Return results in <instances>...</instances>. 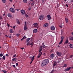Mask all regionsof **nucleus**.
Segmentation results:
<instances>
[{
    "label": "nucleus",
    "mask_w": 73,
    "mask_h": 73,
    "mask_svg": "<svg viewBox=\"0 0 73 73\" xmlns=\"http://www.w3.org/2000/svg\"><path fill=\"white\" fill-rule=\"evenodd\" d=\"M49 62V60L48 59H45L42 61L41 64V66L42 67H44V66L46 65V64H48Z\"/></svg>",
    "instance_id": "obj_1"
},
{
    "label": "nucleus",
    "mask_w": 73,
    "mask_h": 73,
    "mask_svg": "<svg viewBox=\"0 0 73 73\" xmlns=\"http://www.w3.org/2000/svg\"><path fill=\"white\" fill-rule=\"evenodd\" d=\"M44 15H40L39 17V19L40 20H43L44 19Z\"/></svg>",
    "instance_id": "obj_2"
},
{
    "label": "nucleus",
    "mask_w": 73,
    "mask_h": 73,
    "mask_svg": "<svg viewBox=\"0 0 73 73\" xmlns=\"http://www.w3.org/2000/svg\"><path fill=\"white\" fill-rule=\"evenodd\" d=\"M10 11L13 13H15V10L13 8H11L9 9Z\"/></svg>",
    "instance_id": "obj_3"
},
{
    "label": "nucleus",
    "mask_w": 73,
    "mask_h": 73,
    "mask_svg": "<svg viewBox=\"0 0 73 73\" xmlns=\"http://www.w3.org/2000/svg\"><path fill=\"white\" fill-rule=\"evenodd\" d=\"M64 36H62L61 37V40L59 42V44H61L62 43V42L63 41V40H64Z\"/></svg>",
    "instance_id": "obj_4"
},
{
    "label": "nucleus",
    "mask_w": 73,
    "mask_h": 73,
    "mask_svg": "<svg viewBox=\"0 0 73 73\" xmlns=\"http://www.w3.org/2000/svg\"><path fill=\"white\" fill-rule=\"evenodd\" d=\"M56 54L58 56H61L62 55V53L61 52H58V51H57L56 52Z\"/></svg>",
    "instance_id": "obj_5"
},
{
    "label": "nucleus",
    "mask_w": 73,
    "mask_h": 73,
    "mask_svg": "<svg viewBox=\"0 0 73 73\" xmlns=\"http://www.w3.org/2000/svg\"><path fill=\"white\" fill-rule=\"evenodd\" d=\"M54 57H55V55L54 54H51L50 55V58L51 59H53Z\"/></svg>",
    "instance_id": "obj_6"
},
{
    "label": "nucleus",
    "mask_w": 73,
    "mask_h": 73,
    "mask_svg": "<svg viewBox=\"0 0 73 73\" xmlns=\"http://www.w3.org/2000/svg\"><path fill=\"white\" fill-rule=\"evenodd\" d=\"M43 49L42 47V46H40V47L39 48V52H41V51H42V50Z\"/></svg>",
    "instance_id": "obj_7"
},
{
    "label": "nucleus",
    "mask_w": 73,
    "mask_h": 73,
    "mask_svg": "<svg viewBox=\"0 0 73 73\" xmlns=\"http://www.w3.org/2000/svg\"><path fill=\"white\" fill-rule=\"evenodd\" d=\"M21 13L23 15H25V11L24 10H21Z\"/></svg>",
    "instance_id": "obj_8"
},
{
    "label": "nucleus",
    "mask_w": 73,
    "mask_h": 73,
    "mask_svg": "<svg viewBox=\"0 0 73 73\" xmlns=\"http://www.w3.org/2000/svg\"><path fill=\"white\" fill-rule=\"evenodd\" d=\"M47 17L48 19V20H50L51 18V17H50V15H47Z\"/></svg>",
    "instance_id": "obj_9"
},
{
    "label": "nucleus",
    "mask_w": 73,
    "mask_h": 73,
    "mask_svg": "<svg viewBox=\"0 0 73 73\" xmlns=\"http://www.w3.org/2000/svg\"><path fill=\"white\" fill-rule=\"evenodd\" d=\"M42 52H39V54H38V56L37 57V58H40V57L41 56V55H42Z\"/></svg>",
    "instance_id": "obj_10"
},
{
    "label": "nucleus",
    "mask_w": 73,
    "mask_h": 73,
    "mask_svg": "<svg viewBox=\"0 0 73 73\" xmlns=\"http://www.w3.org/2000/svg\"><path fill=\"white\" fill-rule=\"evenodd\" d=\"M72 68L71 67H70L65 69V71H69Z\"/></svg>",
    "instance_id": "obj_11"
},
{
    "label": "nucleus",
    "mask_w": 73,
    "mask_h": 73,
    "mask_svg": "<svg viewBox=\"0 0 73 73\" xmlns=\"http://www.w3.org/2000/svg\"><path fill=\"white\" fill-rule=\"evenodd\" d=\"M51 29L52 31H54L55 29V27H54V26H52L51 27Z\"/></svg>",
    "instance_id": "obj_12"
},
{
    "label": "nucleus",
    "mask_w": 73,
    "mask_h": 73,
    "mask_svg": "<svg viewBox=\"0 0 73 73\" xmlns=\"http://www.w3.org/2000/svg\"><path fill=\"white\" fill-rule=\"evenodd\" d=\"M33 33H36L37 32V29H34L33 30Z\"/></svg>",
    "instance_id": "obj_13"
},
{
    "label": "nucleus",
    "mask_w": 73,
    "mask_h": 73,
    "mask_svg": "<svg viewBox=\"0 0 73 73\" xmlns=\"http://www.w3.org/2000/svg\"><path fill=\"white\" fill-rule=\"evenodd\" d=\"M68 43H69V40L68 39H67V40H66V41L65 42H64V45H65V44H68Z\"/></svg>",
    "instance_id": "obj_14"
},
{
    "label": "nucleus",
    "mask_w": 73,
    "mask_h": 73,
    "mask_svg": "<svg viewBox=\"0 0 73 73\" xmlns=\"http://www.w3.org/2000/svg\"><path fill=\"white\" fill-rule=\"evenodd\" d=\"M33 25H34V26L35 27H36L38 25V24H37V23H35L33 24Z\"/></svg>",
    "instance_id": "obj_15"
},
{
    "label": "nucleus",
    "mask_w": 73,
    "mask_h": 73,
    "mask_svg": "<svg viewBox=\"0 0 73 73\" xmlns=\"http://www.w3.org/2000/svg\"><path fill=\"white\" fill-rule=\"evenodd\" d=\"M48 23H46L44 24V27H47L48 26Z\"/></svg>",
    "instance_id": "obj_16"
},
{
    "label": "nucleus",
    "mask_w": 73,
    "mask_h": 73,
    "mask_svg": "<svg viewBox=\"0 0 73 73\" xmlns=\"http://www.w3.org/2000/svg\"><path fill=\"white\" fill-rule=\"evenodd\" d=\"M8 16L9 17H10V18H12V16L11 15V13H9L8 14Z\"/></svg>",
    "instance_id": "obj_17"
},
{
    "label": "nucleus",
    "mask_w": 73,
    "mask_h": 73,
    "mask_svg": "<svg viewBox=\"0 0 73 73\" xmlns=\"http://www.w3.org/2000/svg\"><path fill=\"white\" fill-rule=\"evenodd\" d=\"M27 29V25H25V27H24V30H26Z\"/></svg>",
    "instance_id": "obj_18"
},
{
    "label": "nucleus",
    "mask_w": 73,
    "mask_h": 73,
    "mask_svg": "<svg viewBox=\"0 0 73 73\" xmlns=\"http://www.w3.org/2000/svg\"><path fill=\"white\" fill-rule=\"evenodd\" d=\"M69 39L71 41H72L73 40V36L71 37V36L69 37Z\"/></svg>",
    "instance_id": "obj_19"
},
{
    "label": "nucleus",
    "mask_w": 73,
    "mask_h": 73,
    "mask_svg": "<svg viewBox=\"0 0 73 73\" xmlns=\"http://www.w3.org/2000/svg\"><path fill=\"white\" fill-rule=\"evenodd\" d=\"M65 19L66 23H67L69 21L68 18H65Z\"/></svg>",
    "instance_id": "obj_20"
},
{
    "label": "nucleus",
    "mask_w": 73,
    "mask_h": 73,
    "mask_svg": "<svg viewBox=\"0 0 73 73\" xmlns=\"http://www.w3.org/2000/svg\"><path fill=\"white\" fill-rule=\"evenodd\" d=\"M17 23L18 24H20V21H19V20H18V19H17Z\"/></svg>",
    "instance_id": "obj_21"
},
{
    "label": "nucleus",
    "mask_w": 73,
    "mask_h": 73,
    "mask_svg": "<svg viewBox=\"0 0 73 73\" xmlns=\"http://www.w3.org/2000/svg\"><path fill=\"white\" fill-rule=\"evenodd\" d=\"M35 57V56H33L31 58V60H32V61H33L34 60Z\"/></svg>",
    "instance_id": "obj_22"
},
{
    "label": "nucleus",
    "mask_w": 73,
    "mask_h": 73,
    "mask_svg": "<svg viewBox=\"0 0 73 73\" xmlns=\"http://www.w3.org/2000/svg\"><path fill=\"white\" fill-rule=\"evenodd\" d=\"M70 48H73V44H70Z\"/></svg>",
    "instance_id": "obj_23"
},
{
    "label": "nucleus",
    "mask_w": 73,
    "mask_h": 73,
    "mask_svg": "<svg viewBox=\"0 0 73 73\" xmlns=\"http://www.w3.org/2000/svg\"><path fill=\"white\" fill-rule=\"evenodd\" d=\"M9 31L10 32V33H13V31L12 29H10V30Z\"/></svg>",
    "instance_id": "obj_24"
},
{
    "label": "nucleus",
    "mask_w": 73,
    "mask_h": 73,
    "mask_svg": "<svg viewBox=\"0 0 73 73\" xmlns=\"http://www.w3.org/2000/svg\"><path fill=\"white\" fill-rule=\"evenodd\" d=\"M23 2L24 3H26L27 2V0H23Z\"/></svg>",
    "instance_id": "obj_25"
},
{
    "label": "nucleus",
    "mask_w": 73,
    "mask_h": 73,
    "mask_svg": "<svg viewBox=\"0 0 73 73\" xmlns=\"http://www.w3.org/2000/svg\"><path fill=\"white\" fill-rule=\"evenodd\" d=\"M31 39V38H30L27 39V42H28L29 41V40Z\"/></svg>",
    "instance_id": "obj_26"
},
{
    "label": "nucleus",
    "mask_w": 73,
    "mask_h": 73,
    "mask_svg": "<svg viewBox=\"0 0 73 73\" xmlns=\"http://www.w3.org/2000/svg\"><path fill=\"white\" fill-rule=\"evenodd\" d=\"M6 0H2V3H6Z\"/></svg>",
    "instance_id": "obj_27"
},
{
    "label": "nucleus",
    "mask_w": 73,
    "mask_h": 73,
    "mask_svg": "<svg viewBox=\"0 0 73 73\" xmlns=\"http://www.w3.org/2000/svg\"><path fill=\"white\" fill-rule=\"evenodd\" d=\"M3 56V54H2V52L0 53V56L2 57Z\"/></svg>",
    "instance_id": "obj_28"
},
{
    "label": "nucleus",
    "mask_w": 73,
    "mask_h": 73,
    "mask_svg": "<svg viewBox=\"0 0 73 73\" xmlns=\"http://www.w3.org/2000/svg\"><path fill=\"white\" fill-rule=\"evenodd\" d=\"M57 64V62H55L53 64V66H55Z\"/></svg>",
    "instance_id": "obj_29"
},
{
    "label": "nucleus",
    "mask_w": 73,
    "mask_h": 73,
    "mask_svg": "<svg viewBox=\"0 0 73 73\" xmlns=\"http://www.w3.org/2000/svg\"><path fill=\"white\" fill-rule=\"evenodd\" d=\"M27 45H29V46H30L31 45V43H30V42H28L27 44Z\"/></svg>",
    "instance_id": "obj_30"
},
{
    "label": "nucleus",
    "mask_w": 73,
    "mask_h": 73,
    "mask_svg": "<svg viewBox=\"0 0 73 73\" xmlns=\"http://www.w3.org/2000/svg\"><path fill=\"white\" fill-rule=\"evenodd\" d=\"M20 34L19 33H18V34H17V35H16V36H17V37H19V36H20Z\"/></svg>",
    "instance_id": "obj_31"
},
{
    "label": "nucleus",
    "mask_w": 73,
    "mask_h": 73,
    "mask_svg": "<svg viewBox=\"0 0 73 73\" xmlns=\"http://www.w3.org/2000/svg\"><path fill=\"white\" fill-rule=\"evenodd\" d=\"M5 56L4 55L3 57V59L4 60H5Z\"/></svg>",
    "instance_id": "obj_32"
},
{
    "label": "nucleus",
    "mask_w": 73,
    "mask_h": 73,
    "mask_svg": "<svg viewBox=\"0 0 73 73\" xmlns=\"http://www.w3.org/2000/svg\"><path fill=\"white\" fill-rule=\"evenodd\" d=\"M67 65H66V64H64L63 66V67H67Z\"/></svg>",
    "instance_id": "obj_33"
},
{
    "label": "nucleus",
    "mask_w": 73,
    "mask_h": 73,
    "mask_svg": "<svg viewBox=\"0 0 73 73\" xmlns=\"http://www.w3.org/2000/svg\"><path fill=\"white\" fill-rule=\"evenodd\" d=\"M3 72L4 73H6L7 72V71L6 70H2Z\"/></svg>",
    "instance_id": "obj_34"
},
{
    "label": "nucleus",
    "mask_w": 73,
    "mask_h": 73,
    "mask_svg": "<svg viewBox=\"0 0 73 73\" xmlns=\"http://www.w3.org/2000/svg\"><path fill=\"white\" fill-rule=\"evenodd\" d=\"M13 61H16V58H13L12 59Z\"/></svg>",
    "instance_id": "obj_35"
},
{
    "label": "nucleus",
    "mask_w": 73,
    "mask_h": 73,
    "mask_svg": "<svg viewBox=\"0 0 73 73\" xmlns=\"http://www.w3.org/2000/svg\"><path fill=\"white\" fill-rule=\"evenodd\" d=\"M31 5L32 6H33L34 5V2H33L31 4Z\"/></svg>",
    "instance_id": "obj_36"
},
{
    "label": "nucleus",
    "mask_w": 73,
    "mask_h": 73,
    "mask_svg": "<svg viewBox=\"0 0 73 73\" xmlns=\"http://www.w3.org/2000/svg\"><path fill=\"white\" fill-rule=\"evenodd\" d=\"M16 66H17V67H18V66H19V64H18V63H17L16 64Z\"/></svg>",
    "instance_id": "obj_37"
},
{
    "label": "nucleus",
    "mask_w": 73,
    "mask_h": 73,
    "mask_svg": "<svg viewBox=\"0 0 73 73\" xmlns=\"http://www.w3.org/2000/svg\"><path fill=\"white\" fill-rule=\"evenodd\" d=\"M42 3H44L45 0H42Z\"/></svg>",
    "instance_id": "obj_38"
},
{
    "label": "nucleus",
    "mask_w": 73,
    "mask_h": 73,
    "mask_svg": "<svg viewBox=\"0 0 73 73\" xmlns=\"http://www.w3.org/2000/svg\"><path fill=\"white\" fill-rule=\"evenodd\" d=\"M27 37H26V36H24L23 37V39H25Z\"/></svg>",
    "instance_id": "obj_39"
},
{
    "label": "nucleus",
    "mask_w": 73,
    "mask_h": 73,
    "mask_svg": "<svg viewBox=\"0 0 73 73\" xmlns=\"http://www.w3.org/2000/svg\"><path fill=\"white\" fill-rule=\"evenodd\" d=\"M34 44V42H32L31 43V45H32L33 46V45Z\"/></svg>",
    "instance_id": "obj_40"
},
{
    "label": "nucleus",
    "mask_w": 73,
    "mask_h": 73,
    "mask_svg": "<svg viewBox=\"0 0 73 73\" xmlns=\"http://www.w3.org/2000/svg\"><path fill=\"white\" fill-rule=\"evenodd\" d=\"M16 56V54H15V55H14L13 56V58L15 57Z\"/></svg>",
    "instance_id": "obj_41"
},
{
    "label": "nucleus",
    "mask_w": 73,
    "mask_h": 73,
    "mask_svg": "<svg viewBox=\"0 0 73 73\" xmlns=\"http://www.w3.org/2000/svg\"><path fill=\"white\" fill-rule=\"evenodd\" d=\"M0 19L1 20V19H2V17H1V16H0Z\"/></svg>",
    "instance_id": "obj_42"
},
{
    "label": "nucleus",
    "mask_w": 73,
    "mask_h": 73,
    "mask_svg": "<svg viewBox=\"0 0 73 73\" xmlns=\"http://www.w3.org/2000/svg\"><path fill=\"white\" fill-rule=\"evenodd\" d=\"M5 56H9V55H8V54H6L5 55Z\"/></svg>",
    "instance_id": "obj_43"
},
{
    "label": "nucleus",
    "mask_w": 73,
    "mask_h": 73,
    "mask_svg": "<svg viewBox=\"0 0 73 73\" xmlns=\"http://www.w3.org/2000/svg\"><path fill=\"white\" fill-rule=\"evenodd\" d=\"M31 7H29V11L31 10Z\"/></svg>",
    "instance_id": "obj_44"
},
{
    "label": "nucleus",
    "mask_w": 73,
    "mask_h": 73,
    "mask_svg": "<svg viewBox=\"0 0 73 73\" xmlns=\"http://www.w3.org/2000/svg\"><path fill=\"white\" fill-rule=\"evenodd\" d=\"M25 17L26 18L28 17H29V16L28 15H25Z\"/></svg>",
    "instance_id": "obj_45"
},
{
    "label": "nucleus",
    "mask_w": 73,
    "mask_h": 73,
    "mask_svg": "<svg viewBox=\"0 0 73 73\" xmlns=\"http://www.w3.org/2000/svg\"><path fill=\"white\" fill-rule=\"evenodd\" d=\"M13 67H14L15 68H16V66L15 65H13Z\"/></svg>",
    "instance_id": "obj_46"
},
{
    "label": "nucleus",
    "mask_w": 73,
    "mask_h": 73,
    "mask_svg": "<svg viewBox=\"0 0 73 73\" xmlns=\"http://www.w3.org/2000/svg\"><path fill=\"white\" fill-rule=\"evenodd\" d=\"M66 6L67 7H68V4H66Z\"/></svg>",
    "instance_id": "obj_47"
},
{
    "label": "nucleus",
    "mask_w": 73,
    "mask_h": 73,
    "mask_svg": "<svg viewBox=\"0 0 73 73\" xmlns=\"http://www.w3.org/2000/svg\"><path fill=\"white\" fill-rule=\"evenodd\" d=\"M62 26L61 25H59V27L62 28Z\"/></svg>",
    "instance_id": "obj_48"
},
{
    "label": "nucleus",
    "mask_w": 73,
    "mask_h": 73,
    "mask_svg": "<svg viewBox=\"0 0 73 73\" xmlns=\"http://www.w3.org/2000/svg\"><path fill=\"white\" fill-rule=\"evenodd\" d=\"M7 25L8 27H9L10 26L9 24H8V23H7Z\"/></svg>",
    "instance_id": "obj_49"
},
{
    "label": "nucleus",
    "mask_w": 73,
    "mask_h": 73,
    "mask_svg": "<svg viewBox=\"0 0 73 73\" xmlns=\"http://www.w3.org/2000/svg\"><path fill=\"white\" fill-rule=\"evenodd\" d=\"M15 28H16L15 26H14L13 27V29H15Z\"/></svg>",
    "instance_id": "obj_50"
},
{
    "label": "nucleus",
    "mask_w": 73,
    "mask_h": 73,
    "mask_svg": "<svg viewBox=\"0 0 73 73\" xmlns=\"http://www.w3.org/2000/svg\"><path fill=\"white\" fill-rule=\"evenodd\" d=\"M43 55H44V56H45V55H46V54L45 53H43V54H42Z\"/></svg>",
    "instance_id": "obj_51"
},
{
    "label": "nucleus",
    "mask_w": 73,
    "mask_h": 73,
    "mask_svg": "<svg viewBox=\"0 0 73 73\" xmlns=\"http://www.w3.org/2000/svg\"><path fill=\"white\" fill-rule=\"evenodd\" d=\"M32 60L31 61V62H30V64H31V63H32Z\"/></svg>",
    "instance_id": "obj_52"
},
{
    "label": "nucleus",
    "mask_w": 73,
    "mask_h": 73,
    "mask_svg": "<svg viewBox=\"0 0 73 73\" xmlns=\"http://www.w3.org/2000/svg\"><path fill=\"white\" fill-rule=\"evenodd\" d=\"M24 40L23 38H22L21 39V41H22V40Z\"/></svg>",
    "instance_id": "obj_53"
},
{
    "label": "nucleus",
    "mask_w": 73,
    "mask_h": 73,
    "mask_svg": "<svg viewBox=\"0 0 73 73\" xmlns=\"http://www.w3.org/2000/svg\"><path fill=\"white\" fill-rule=\"evenodd\" d=\"M27 23L26 22H25V25H26V24Z\"/></svg>",
    "instance_id": "obj_54"
},
{
    "label": "nucleus",
    "mask_w": 73,
    "mask_h": 73,
    "mask_svg": "<svg viewBox=\"0 0 73 73\" xmlns=\"http://www.w3.org/2000/svg\"><path fill=\"white\" fill-rule=\"evenodd\" d=\"M21 48V49H22V50H23L24 49V48Z\"/></svg>",
    "instance_id": "obj_55"
},
{
    "label": "nucleus",
    "mask_w": 73,
    "mask_h": 73,
    "mask_svg": "<svg viewBox=\"0 0 73 73\" xmlns=\"http://www.w3.org/2000/svg\"><path fill=\"white\" fill-rule=\"evenodd\" d=\"M5 37H8V36H7V35H5Z\"/></svg>",
    "instance_id": "obj_56"
},
{
    "label": "nucleus",
    "mask_w": 73,
    "mask_h": 73,
    "mask_svg": "<svg viewBox=\"0 0 73 73\" xmlns=\"http://www.w3.org/2000/svg\"><path fill=\"white\" fill-rule=\"evenodd\" d=\"M73 56L72 55H71L70 56L71 57V58H72V57Z\"/></svg>",
    "instance_id": "obj_57"
},
{
    "label": "nucleus",
    "mask_w": 73,
    "mask_h": 73,
    "mask_svg": "<svg viewBox=\"0 0 73 73\" xmlns=\"http://www.w3.org/2000/svg\"><path fill=\"white\" fill-rule=\"evenodd\" d=\"M13 1V0H10V1L11 2H12Z\"/></svg>",
    "instance_id": "obj_58"
},
{
    "label": "nucleus",
    "mask_w": 73,
    "mask_h": 73,
    "mask_svg": "<svg viewBox=\"0 0 73 73\" xmlns=\"http://www.w3.org/2000/svg\"><path fill=\"white\" fill-rule=\"evenodd\" d=\"M9 38H11V36H9Z\"/></svg>",
    "instance_id": "obj_59"
},
{
    "label": "nucleus",
    "mask_w": 73,
    "mask_h": 73,
    "mask_svg": "<svg viewBox=\"0 0 73 73\" xmlns=\"http://www.w3.org/2000/svg\"><path fill=\"white\" fill-rule=\"evenodd\" d=\"M71 34L73 35V32H72V33Z\"/></svg>",
    "instance_id": "obj_60"
},
{
    "label": "nucleus",
    "mask_w": 73,
    "mask_h": 73,
    "mask_svg": "<svg viewBox=\"0 0 73 73\" xmlns=\"http://www.w3.org/2000/svg\"><path fill=\"white\" fill-rule=\"evenodd\" d=\"M31 47H32L33 46V45L32 44H31Z\"/></svg>",
    "instance_id": "obj_61"
},
{
    "label": "nucleus",
    "mask_w": 73,
    "mask_h": 73,
    "mask_svg": "<svg viewBox=\"0 0 73 73\" xmlns=\"http://www.w3.org/2000/svg\"><path fill=\"white\" fill-rule=\"evenodd\" d=\"M58 47L59 48H60V46H58Z\"/></svg>",
    "instance_id": "obj_62"
},
{
    "label": "nucleus",
    "mask_w": 73,
    "mask_h": 73,
    "mask_svg": "<svg viewBox=\"0 0 73 73\" xmlns=\"http://www.w3.org/2000/svg\"><path fill=\"white\" fill-rule=\"evenodd\" d=\"M17 11H19V9H17Z\"/></svg>",
    "instance_id": "obj_63"
},
{
    "label": "nucleus",
    "mask_w": 73,
    "mask_h": 73,
    "mask_svg": "<svg viewBox=\"0 0 73 73\" xmlns=\"http://www.w3.org/2000/svg\"><path fill=\"white\" fill-rule=\"evenodd\" d=\"M5 13H4V14H3V16H5Z\"/></svg>",
    "instance_id": "obj_64"
}]
</instances>
